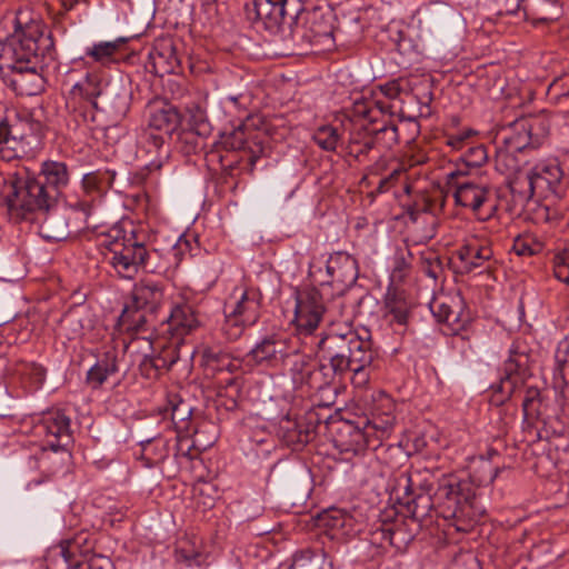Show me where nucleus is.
Wrapping results in <instances>:
<instances>
[{"label":"nucleus","instance_id":"f257e3e1","mask_svg":"<svg viewBox=\"0 0 569 569\" xmlns=\"http://www.w3.org/2000/svg\"><path fill=\"white\" fill-rule=\"evenodd\" d=\"M506 84L500 88V176L505 177V190L500 198L506 201V211L519 217L526 203L533 197L548 198L558 194L563 176L557 162L539 163L532 169L523 168V150L530 144V124L522 107L526 98L521 93V81L508 70Z\"/></svg>","mask_w":569,"mask_h":569},{"label":"nucleus","instance_id":"f03ea898","mask_svg":"<svg viewBox=\"0 0 569 569\" xmlns=\"http://www.w3.org/2000/svg\"><path fill=\"white\" fill-rule=\"evenodd\" d=\"M347 116L355 122L346 150L361 161L372 149H391L399 142L397 119L391 104L357 94L351 98Z\"/></svg>","mask_w":569,"mask_h":569},{"label":"nucleus","instance_id":"7ed1b4c3","mask_svg":"<svg viewBox=\"0 0 569 569\" xmlns=\"http://www.w3.org/2000/svg\"><path fill=\"white\" fill-rule=\"evenodd\" d=\"M48 196L36 173L21 169L11 177L6 193L9 219L16 223L34 221L42 211L57 207L58 203Z\"/></svg>","mask_w":569,"mask_h":569},{"label":"nucleus","instance_id":"20e7f679","mask_svg":"<svg viewBox=\"0 0 569 569\" xmlns=\"http://www.w3.org/2000/svg\"><path fill=\"white\" fill-rule=\"evenodd\" d=\"M287 38L299 49L331 50L335 47L332 12L320 7L301 9L297 3L287 26Z\"/></svg>","mask_w":569,"mask_h":569},{"label":"nucleus","instance_id":"39448f33","mask_svg":"<svg viewBox=\"0 0 569 569\" xmlns=\"http://www.w3.org/2000/svg\"><path fill=\"white\" fill-rule=\"evenodd\" d=\"M318 347L323 357L342 373L352 371L361 375L362 369H367L376 357L371 339L362 338L351 329L342 333H328Z\"/></svg>","mask_w":569,"mask_h":569},{"label":"nucleus","instance_id":"423d86ee","mask_svg":"<svg viewBox=\"0 0 569 569\" xmlns=\"http://www.w3.org/2000/svg\"><path fill=\"white\" fill-rule=\"evenodd\" d=\"M232 296L236 301L226 307V320L221 328L226 338L234 341L241 337L244 328L256 325L260 318L262 295L259 289L236 288Z\"/></svg>","mask_w":569,"mask_h":569},{"label":"nucleus","instance_id":"0eeeda50","mask_svg":"<svg viewBox=\"0 0 569 569\" xmlns=\"http://www.w3.org/2000/svg\"><path fill=\"white\" fill-rule=\"evenodd\" d=\"M43 124L29 113L9 111L0 114V158L11 161L19 157L22 142L42 134Z\"/></svg>","mask_w":569,"mask_h":569},{"label":"nucleus","instance_id":"6e6552de","mask_svg":"<svg viewBox=\"0 0 569 569\" xmlns=\"http://www.w3.org/2000/svg\"><path fill=\"white\" fill-rule=\"evenodd\" d=\"M330 284L321 282L319 288H306L296 292L293 322L299 333L310 335L326 317L325 296Z\"/></svg>","mask_w":569,"mask_h":569},{"label":"nucleus","instance_id":"1a4fd4ad","mask_svg":"<svg viewBox=\"0 0 569 569\" xmlns=\"http://www.w3.org/2000/svg\"><path fill=\"white\" fill-rule=\"evenodd\" d=\"M106 262L112 268L114 273L127 280H132L141 271L147 256V246L138 241L136 237L129 239L127 243H114L111 246L110 253H103Z\"/></svg>","mask_w":569,"mask_h":569},{"label":"nucleus","instance_id":"9d476101","mask_svg":"<svg viewBox=\"0 0 569 569\" xmlns=\"http://www.w3.org/2000/svg\"><path fill=\"white\" fill-rule=\"evenodd\" d=\"M297 0H247L244 10L247 18L270 32H287V6L296 8Z\"/></svg>","mask_w":569,"mask_h":569},{"label":"nucleus","instance_id":"9b49d317","mask_svg":"<svg viewBox=\"0 0 569 569\" xmlns=\"http://www.w3.org/2000/svg\"><path fill=\"white\" fill-rule=\"evenodd\" d=\"M297 360L291 368L292 380L299 388L307 387L309 390L321 391L330 387L336 376H342L329 361L326 363H313L308 357L298 353Z\"/></svg>","mask_w":569,"mask_h":569},{"label":"nucleus","instance_id":"f8f14e48","mask_svg":"<svg viewBox=\"0 0 569 569\" xmlns=\"http://www.w3.org/2000/svg\"><path fill=\"white\" fill-rule=\"evenodd\" d=\"M297 347L290 346L286 337L271 335L259 341L243 358L249 366L273 367L278 361H283L291 356H298Z\"/></svg>","mask_w":569,"mask_h":569},{"label":"nucleus","instance_id":"ddd939ff","mask_svg":"<svg viewBox=\"0 0 569 569\" xmlns=\"http://www.w3.org/2000/svg\"><path fill=\"white\" fill-rule=\"evenodd\" d=\"M132 91L123 79L107 81L97 111L106 113L112 120L123 119L130 110Z\"/></svg>","mask_w":569,"mask_h":569},{"label":"nucleus","instance_id":"4468645a","mask_svg":"<svg viewBox=\"0 0 569 569\" xmlns=\"http://www.w3.org/2000/svg\"><path fill=\"white\" fill-rule=\"evenodd\" d=\"M529 356L512 343L509 358L505 361V376H500V405L521 391L523 375L527 370Z\"/></svg>","mask_w":569,"mask_h":569},{"label":"nucleus","instance_id":"2eb2a0df","mask_svg":"<svg viewBox=\"0 0 569 569\" xmlns=\"http://www.w3.org/2000/svg\"><path fill=\"white\" fill-rule=\"evenodd\" d=\"M220 142L226 150L242 151L247 157L250 171L253 170L264 151L263 142L259 139L258 133L249 132L246 123H241L229 133H222Z\"/></svg>","mask_w":569,"mask_h":569},{"label":"nucleus","instance_id":"dca6fc26","mask_svg":"<svg viewBox=\"0 0 569 569\" xmlns=\"http://www.w3.org/2000/svg\"><path fill=\"white\" fill-rule=\"evenodd\" d=\"M166 137L151 130H144L138 140L136 156L148 171L160 170L169 157Z\"/></svg>","mask_w":569,"mask_h":569},{"label":"nucleus","instance_id":"f3484780","mask_svg":"<svg viewBox=\"0 0 569 569\" xmlns=\"http://www.w3.org/2000/svg\"><path fill=\"white\" fill-rule=\"evenodd\" d=\"M36 176L48 191V198L52 197L57 203L64 196V191L71 181V170L69 166L58 160L43 161Z\"/></svg>","mask_w":569,"mask_h":569},{"label":"nucleus","instance_id":"a211bd4d","mask_svg":"<svg viewBox=\"0 0 569 569\" xmlns=\"http://www.w3.org/2000/svg\"><path fill=\"white\" fill-rule=\"evenodd\" d=\"M166 302V284L151 279H141L133 284L128 305L149 315H157Z\"/></svg>","mask_w":569,"mask_h":569},{"label":"nucleus","instance_id":"6ab92c4d","mask_svg":"<svg viewBox=\"0 0 569 569\" xmlns=\"http://www.w3.org/2000/svg\"><path fill=\"white\" fill-rule=\"evenodd\" d=\"M466 174L467 171L461 169V167L447 173L448 191H452L457 204L476 211L487 200L488 189L470 181L458 182V177Z\"/></svg>","mask_w":569,"mask_h":569},{"label":"nucleus","instance_id":"aec40b11","mask_svg":"<svg viewBox=\"0 0 569 569\" xmlns=\"http://www.w3.org/2000/svg\"><path fill=\"white\" fill-rule=\"evenodd\" d=\"M146 69L158 77L181 72V62L171 39L157 40L149 52Z\"/></svg>","mask_w":569,"mask_h":569},{"label":"nucleus","instance_id":"412c9836","mask_svg":"<svg viewBox=\"0 0 569 569\" xmlns=\"http://www.w3.org/2000/svg\"><path fill=\"white\" fill-rule=\"evenodd\" d=\"M147 130L160 131L166 138L171 137L181 124V114L177 107L162 99L150 101L148 107Z\"/></svg>","mask_w":569,"mask_h":569},{"label":"nucleus","instance_id":"4be33fe9","mask_svg":"<svg viewBox=\"0 0 569 569\" xmlns=\"http://www.w3.org/2000/svg\"><path fill=\"white\" fill-rule=\"evenodd\" d=\"M111 177L107 171H93L82 178V188L90 200H78L72 204V212L81 213L83 223L88 227L93 202L100 198L110 187Z\"/></svg>","mask_w":569,"mask_h":569},{"label":"nucleus","instance_id":"5701e85b","mask_svg":"<svg viewBox=\"0 0 569 569\" xmlns=\"http://www.w3.org/2000/svg\"><path fill=\"white\" fill-rule=\"evenodd\" d=\"M82 542L83 537L78 536L51 547L46 557L47 569H79L84 557Z\"/></svg>","mask_w":569,"mask_h":569},{"label":"nucleus","instance_id":"b1692460","mask_svg":"<svg viewBox=\"0 0 569 569\" xmlns=\"http://www.w3.org/2000/svg\"><path fill=\"white\" fill-rule=\"evenodd\" d=\"M200 366L208 377L222 372L233 375L240 370L241 360L220 346H206L201 351Z\"/></svg>","mask_w":569,"mask_h":569},{"label":"nucleus","instance_id":"393cba45","mask_svg":"<svg viewBox=\"0 0 569 569\" xmlns=\"http://www.w3.org/2000/svg\"><path fill=\"white\" fill-rule=\"evenodd\" d=\"M54 207L48 211H42V220L39 224V234L48 241H62L67 239L72 230L70 229L71 216H80L81 213L72 212V206L64 212L58 211Z\"/></svg>","mask_w":569,"mask_h":569},{"label":"nucleus","instance_id":"a878e982","mask_svg":"<svg viewBox=\"0 0 569 569\" xmlns=\"http://www.w3.org/2000/svg\"><path fill=\"white\" fill-rule=\"evenodd\" d=\"M326 270L331 278V282L328 283L341 284L343 289L353 286L359 276L357 260L345 251L331 253L327 260Z\"/></svg>","mask_w":569,"mask_h":569},{"label":"nucleus","instance_id":"bb28decb","mask_svg":"<svg viewBox=\"0 0 569 569\" xmlns=\"http://www.w3.org/2000/svg\"><path fill=\"white\" fill-rule=\"evenodd\" d=\"M401 423L395 400L385 391L372 395L365 427H393Z\"/></svg>","mask_w":569,"mask_h":569},{"label":"nucleus","instance_id":"cd10ccee","mask_svg":"<svg viewBox=\"0 0 569 569\" xmlns=\"http://www.w3.org/2000/svg\"><path fill=\"white\" fill-rule=\"evenodd\" d=\"M172 336L183 337L200 327V320L192 305L176 302L166 318Z\"/></svg>","mask_w":569,"mask_h":569},{"label":"nucleus","instance_id":"c85d7f7f","mask_svg":"<svg viewBox=\"0 0 569 569\" xmlns=\"http://www.w3.org/2000/svg\"><path fill=\"white\" fill-rule=\"evenodd\" d=\"M411 303L405 291L389 287L383 300V317L390 322L405 327L410 316Z\"/></svg>","mask_w":569,"mask_h":569},{"label":"nucleus","instance_id":"c756f323","mask_svg":"<svg viewBox=\"0 0 569 569\" xmlns=\"http://www.w3.org/2000/svg\"><path fill=\"white\" fill-rule=\"evenodd\" d=\"M176 432L174 450L177 456L194 458L199 451L210 448L218 435L212 440L201 442L204 429H173Z\"/></svg>","mask_w":569,"mask_h":569},{"label":"nucleus","instance_id":"7c9ffc66","mask_svg":"<svg viewBox=\"0 0 569 569\" xmlns=\"http://www.w3.org/2000/svg\"><path fill=\"white\" fill-rule=\"evenodd\" d=\"M405 495L399 498L413 519L421 520L426 518L432 508V498L428 492H416L413 478L406 479Z\"/></svg>","mask_w":569,"mask_h":569},{"label":"nucleus","instance_id":"2f4dec72","mask_svg":"<svg viewBox=\"0 0 569 569\" xmlns=\"http://www.w3.org/2000/svg\"><path fill=\"white\" fill-rule=\"evenodd\" d=\"M119 371L117 351H106L97 362L88 370L86 383L91 389H100L109 377Z\"/></svg>","mask_w":569,"mask_h":569},{"label":"nucleus","instance_id":"473e14b6","mask_svg":"<svg viewBox=\"0 0 569 569\" xmlns=\"http://www.w3.org/2000/svg\"><path fill=\"white\" fill-rule=\"evenodd\" d=\"M106 82L98 73H88L83 80L76 83L70 96L72 99H79L88 102L94 110L101 100Z\"/></svg>","mask_w":569,"mask_h":569},{"label":"nucleus","instance_id":"72a5a7b5","mask_svg":"<svg viewBox=\"0 0 569 569\" xmlns=\"http://www.w3.org/2000/svg\"><path fill=\"white\" fill-rule=\"evenodd\" d=\"M333 443L341 452L359 453L371 447L367 429H338Z\"/></svg>","mask_w":569,"mask_h":569},{"label":"nucleus","instance_id":"f704fd0d","mask_svg":"<svg viewBox=\"0 0 569 569\" xmlns=\"http://www.w3.org/2000/svg\"><path fill=\"white\" fill-rule=\"evenodd\" d=\"M154 318L156 315H149L140 308L126 303L119 317V325L127 331L142 333L153 328Z\"/></svg>","mask_w":569,"mask_h":569},{"label":"nucleus","instance_id":"c9c22d12","mask_svg":"<svg viewBox=\"0 0 569 569\" xmlns=\"http://www.w3.org/2000/svg\"><path fill=\"white\" fill-rule=\"evenodd\" d=\"M562 14L560 0H532L521 13V20L531 19L536 22H552Z\"/></svg>","mask_w":569,"mask_h":569},{"label":"nucleus","instance_id":"e433bc0d","mask_svg":"<svg viewBox=\"0 0 569 569\" xmlns=\"http://www.w3.org/2000/svg\"><path fill=\"white\" fill-rule=\"evenodd\" d=\"M458 258L465 263L467 269L480 267L485 261L493 256V249L490 242L471 241L461 246L457 251Z\"/></svg>","mask_w":569,"mask_h":569},{"label":"nucleus","instance_id":"4c0bfd02","mask_svg":"<svg viewBox=\"0 0 569 569\" xmlns=\"http://www.w3.org/2000/svg\"><path fill=\"white\" fill-rule=\"evenodd\" d=\"M388 170L389 172L386 173V176H383L378 182L376 188L377 193L388 192L399 182L400 178L403 177L407 171L406 168L400 163H397L396 167L389 168L388 160L380 158L370 167L369 172L371 176H381Z\"/></svg>","mask_w":569,"mask_h":569},{"label":"nucleus","instance_id":"58836bf2","mask_svg":"<svg viewBox=\"0 0 569 569\" xmlns=\"http://www.w3.org/2000/svg\"><path fill=\"white\" fill-rule=\"evenodd\" d=\"M127 41V38L120 37L113 41H101L94 43L86 50V56L91 58L94 62L108 66L119 60L117 58V53Z\"/></svg>","mask_w":569,"mask_h":569},{"label":"nucleus","instance_id":"ea45409f","mask_svg":"<svg viewBox=\"0 0 569 569\" xmlns=\"http://www.w3.org/2000/svg\"><path fill=\"white\" fill-rule=\"evenodd\" d=\"M461 305V299H458L457 301L451 299L450 302L437 299L431 303L430 308L439 322L455 326L460 320Z\"/></svg>","mask_w":569,"mask_h":569},{"label":"nucleus","instance_id":"a19ab883","mask_svg":"<svg viewBox=\"0 0 569 569\" xmlns=\"http://www.w3.org/2000/svg\"><path fill=\"white\" fill-rule=\"evenodd\" d=\"M277 437L293 451L301 450L316 437L317 429H276Z\"/></svg>","mask_w":569,"mask_h":569},{"label":"nucleus","instance_id":"79ce46f5","mask_svg":"<svg viewBox=\"0 0 569 569\" xmlns=\"http://www.w3.org/2000/svg\"><path fill=\"white\" fill-rule=\"evenodd\" d=\"M290 569H331L322 551L303 550L296 553Z\"/></svg>","mask_w":569,"mask_h":569},{"label":"nucleus","instance_id":"37998d69","mask_svg":"<svg viewBox=\"0 0 569 569\" xmlns=\"http://www.w3.org/2000/svg\"><path fill=\"white\" fill-rule=\"evenodd\" d=\"M312 139L322 150L333 152L341 140V134L338 128L326 124L313 132Z\"/></svg>","mask_w":569,"mask_h":569},{"label":"nucleus","instance_id":"c03bdc74","mask_svg":"<svg viewBox=\"0 0 569 569\" xmlns=\"http://www.w3.org/2000/svg\"><path fill=\"white\" fill-rule=\"evenodd\" d=\"M168 403L173 427H179L180 423L187 422L191 418L193 407L178 393H171Z\"/></svg>","mask_w":569,"mask_h":569},{"label":"nucleus","instance_id":"a18cd8bd","mask_svg":"<svg viewBox=\"0 0 569 569\" xmlns=\"http://www.w3.org/2000/svg\"><path fill=\"white\" fill-rule=\"evenodd\" d=\"M71 419L60 408H52L32 417V425L41 427H70Z\"/></svg>","mask_w":569,"mask_h":569},{"label":"nucleus","instance_id":"49530a36","mask_svg":"<svg viewBox=\"0 0 569 569\" xmlns=\"http://www.w3.org/2000/svg\"><path fill=\"white\" fill-rule=\"evenodd\" d=\"M190 130H194L199 136H210L212 126L208 119L206 110L200 104H192L188 108Z\"/></svg>","mask_w":569,"mask_h":569},{"label":"nucleus","instance_id":"de8ad7c7","mask_svg":"<svg viewBox=\"0 0 569 569\" xmlns=\"http://www.w3.org/2000/svg\"><path fill=\"white\" fill-rule=\"evenodd\" d=\"M435 499L437 501L446 500L448 513L445 515V517H457L459 511V503L461 500V495L459 492V489L456 485L446 483L439 487L438 491L436 492Z\"/></svg>","mask_w":569,"mask_h":569},{"label":"nucleus","instance_id":"09e8293b","mask_svg":"<svg viewBox=\"0 0 569 569\" xmlns=\"http://www.w3.org/2000/svg\"><path fill=\"white\" fill-rule=\"evenodd\" d=\"M350 521V517L341 509L330 508L318 516V525L327 530H340Z\"/></svg>","mask_w":569,"mask_h":569},{"label":"nucleus","instance_id":"8fccbe9b","mask_svg":"<svg viewBox=\"0 0 569 569\" xmlns=\"http://www.w3.org/2000/svg\"><path fill=\"white\" fill-rule=\"evenodd\" d=\"M346 289L340 288L336 296L329 298V290L325 296V310L326 317L329 321H336L339 318L345 317L346 315V301L343 298V292Z\"/></svg>","mask_w":569,"mask_h":569},{"label":"nucleus","instance_id":"3c124183","mask_svg":"<svg viewBox=\"0 0 569 569\" xmlns=\"http://www.w3.org/2000/svg\"><path fill=\"white\" fill-rule=\"evenodd\" d=\"M488 159L487 150L482 144L468 147L466 151L459 157V161L465 167L462 168L468 172L469 168H478Z\"/></svg>","mask_w":569,"mask_h":569},{"label":"nucleus","instance_id":"603ef678","mask_svg":"<svg viewBox=\"0 0 569 569\" xmlns=\"http://www.w3.org/2000/svg\"><path fill=\"white\" fill-rule=\"evenodd\" d=\"M83 543L86 548L83 549L84 557L81 558V566L79 569H112V562L108 557L101 555H91L89 552L92 550V545H90L87 538H83Z\"/></svg>","mask_w":569,"mask_h":569},{"label":"nucleus","instance_id":"864d4df0","mask_svg":"<svg viewBox=\"0 0 569 569\" xmlns=\"http://www.w3.org/2000/svg\"><path fill=\"white\" fill-rule=\"evenodd\" d=\"M523 417L529 425L533 423V418L539 413L540 391L538 389H528L521 400Z\"/></svg>","mask_w":569,"mask_h":569},{"label":"nucleus","instance_id":"5fc2aeb1","mask_svg":"<svg viewBox=\"0 0 569 569\" xmlns=\"http://www.w3.org/2000/svg\"><path fill=\"white\" fill-rule=\"evenodd\" d=\"M72 429H57L56 432L48 433L46 447L50 448L54 452L59 450H66L72 442Z\"/></svg>","mask_w":569,"mask_h":569},{"label":"nucleus","instance_id":"6e6d98bb","mask_svg":"<svg viewBox=\"0 0 569 569\" xmlns=\"http://www.w3.org/2000/svg\"><path fill=\"white\" fill-rule=\"evenodd\" d=\"M147 258L144 259L141 270L148 273L162 274L168 270V262L164 261L162 254L157 249H149L147 247Z\"/></svg>","mask_w":569,"mask_h":569},{"label":"nucleus","instance_id":"4d7b16f0","mask_svg":"<svg viewBox=\"0 0 569 569\" xmlns=\"http://www.w3.org/2000/svg\"><path fill=\"white\" fill-rule=\"evenodd\" d=\"M503 247L508 250L515 251L518 256L535 254L539 250V244H532L531 240L527 237L517 234L512 239L503 241Z\"/></svg>","mask_w":569,"mask_h":569},{"label":"nucleus","instance_id":"13d9d810","mask_svg":"<svg viewBox=\"0 0 569 569\" xmlns=\"http://www.w3.org/2000/svg\"><path fill=\"white\" fill-rule=\"evenodd\" d=\"M208 136H199L194 130H186L179 134V141L183 144L186 153H196L204 148V139Z\"/></svg>","mask_w":569,"mask_h":569},{"label":"nucleus","instance_id":"bf43d9fd","mask_svg":"<svg viewBox=\"0 0 569 569\" xmlns=\"http://www.w3.org/2000/svg\"><path fill=\"white\" fill-rule=\"evenodd\" d=\"M308 419V425L319 427L320 425H335L341 420V416L338 412L330 413V409L328 407H319L317 410L309 412Z\"/></svg>","mask_w":569,"mask_h":569},{"label":"nucleus","instance_id":"052dcab7","mask_svg":"<svg viewBox=\"0 0 569 569\" xmlns=\"http://www.w3.org/2000/svg\"><path fill=\"white\" fill-rule=\"evenodd\" d=\"M134 237L133 233H131L130 236H127V233L124 232V230L120 227H113L111 228L102 238L101 240V247L104 248V251L103 253H110L111 252V246H113L114 243H119V244H122V243H127V241H129V239H132Z\"/></svg>","mask_w":569,"mask_h":569},{"label":"nucleus","instance_id":"680f3d73","mask_svg":"<svg viewBox=\"0 0 569 569\" xmlns=\"http://www.w3.org/2000/svg\"><path fill=\"white\" fill-rule=\"evenodd\" d=\"M553 273L558 280L569 284V248L555 256Z\"/></svg>","mask_w":569,"mask_h":569},{"label":"nucleus","instance_id":"e2e57ef3","mask_svg":"<svg viewBox=\"0 0 569 569\" xmlns=\"http://www.w3.org/2000/svg\"><path fill=\"white\" fill-rule=\"evenodd\" d=\"M421 270L428 277L437 279L441 270L440 258L435 252L422 253L420 257Z\"/></svg>","mask_w":569,"mask_h":569},{"label":"nucleus","instance_id":"0e129e2a","mask_svg":"<svg viewBox=\"0 0 569 569\" xmlns=\"http://www.w3.org/2000/svg\"><path fill=\"white\" fill-rule=\"evenodd\" d=\"M560 367V372L558 366L553 367V387L560 390L563 398H569V363Z\"/></svg>","mask_w":569,"mask_h":569},{"label":"nucleus","instance_id":"69168bd1","mask_svg":"<svg viewBox=\"0 0 569 569\" xmlns=\"http://www.w3.org/2000/svg\"><path fill=\"white\" fill-rule=\"evenodd\" d=\"M176 558L177 561L184 562L187 566L192 567L201 565L202 556L191 547L180 546L176 550Z\"/></svg>","mask_w":569,"mask_h":569},{"label":"nucleus","instance_id":"338daca9","mask_svg":"<svg viewBox=\"0 0 569 569\" xmlns=\"http://www.w3.org/2000/svg\"><path fill=\"white\" fill-rule=\"evenodd\" d=\"M220 390L219 395L228 396L232 399L240 396L241 392V380L238 377H229L219 381Z\"/></svg>","mask_w":569,"mask_h":569},{"label":"nucleus","instance_id":"774afa93","mask_svg":"<svg viewBox=\"0 0 569 569\" xmlns=\"http://www.w3.org/2000/svg\"><path fill=\"white\" fill-rule=\"evenodd\" d=\"M569 365V339L561 340L555 352V366H558V370L560 371L562 368L560 366Z\"/></svg>","mask_w":569,"mask_h":569}]
</instances>
